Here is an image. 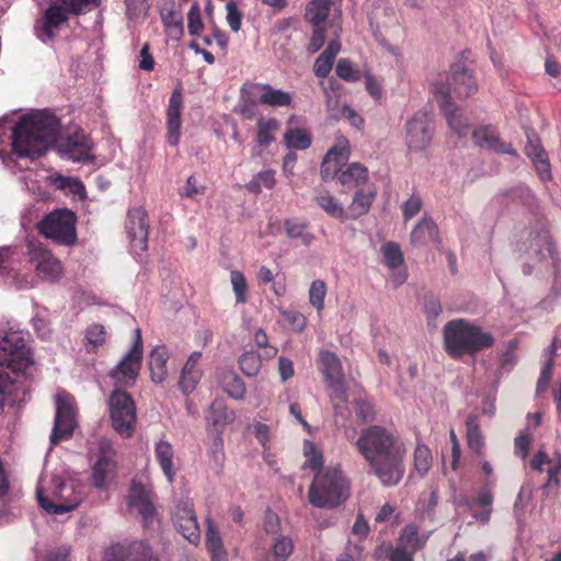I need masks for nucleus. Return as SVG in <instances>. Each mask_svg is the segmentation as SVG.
<instances>
[{
    "label": "nucleus",
    "mask_w": 561,
    "mask_h": 561,
    "mask_svg": "<svg viewBox=\"0 0 561 561\" xmlns=\"http://www.w3.org/2000/svg\"><path fill=\"white\" fill-rule=\"evenodd\" d=\"M222 390L236 400H242L245 394L243 380L232 370H225L220 376Z\"/></svg>",
    "instance_id": "obj_38"
},
{
    "label": "nucleus",
    "mask_w": 561,
    "mask_h": 561,
    "mask_svg": "<svg viewBox=\"0 0 561 561\" xmlns=\"http://www.w3.org/2000/svg\"><path fill=\"white\" fill-rule=\"evenodd\" d=\"M59 150L77 162L92 160V140L81 131L62 139L59 144Z\"/></svg>",
    "instance_id": "obj_23"
},
{
    "label": "nucleus",
    "mask_w": 561,
    "mask_h": 561,
    "mask_svg": "<svg viewBox=\"0 0 561 561\" xmlns=\"http://www.w3.org/2000/svg\"><path fill=\"white\" fill-rule=\"evenodd\" d=\"M450 71L449 87H445L443 82L437 81L439 88L443 85L449 91L453 90L459 99L469 98L478 91V84L471 71L459 64L451 66Z\"/></svg>",
    "instance_id": "obj_21"
},
{
    "label": "nucleus",
    "mask_w": 561,
    "mask_h": 561,
    "mask_svg": "<svg viewBox=\"0 0 561 561\" xmlns=\"http://www.w3.org/2000/svg\"><path fill=\"white\" fill-rule=\"evenodd\" d=\"M53 483L50 497L45 496L42 490L37 491V501L43 510L53 515H60L79 506L83 499L81 485L73 480L55 479Z\"/></svg>",
    "instance_id": "obj_7"
},
{
    "label": "nucleus",
    "mask_w": 561,
    "mask_h": 561,
    "mask_svg": "<svg viewBox=\"0 0 561 561\" xmlns=\"http://www.w3.org/2000/svg\"><path fill=\"white\" fill-rule=\"evenodd\" d=\"M327 296V285L324 280L316 279L311 283L309 288V302L321 313L324 309V298Z\"/></svg>",
    "instance_id": "obj_50"
},
{
    "label": "nucleus",
    "mask_w": 561,
    "mask_h": 561,
    "mask_svg": "<svg viewBox=\"0 0 561 561\" xmlns=\"http://www.w3.org/2000/svg\"><path fill=\"white\" fill-rule=\"evenodd\" d=\"M316 202L320 208H322L329 216L346 220L348 215L344 207L335 199V197L329 192H322L316 197Z\"/></svg>",
    "instance_id": "obj_39"
},
{
    "label": "nucleus",
    "mask_w": 561,
    "mask_h": 561,
    "mask_svg": "<svg viewBox=\"0 0 561 561\" xmlns=\"http://www.w3.org/2000/svg\"><path fill=\"white\" fill-rule=\"evenodd\" d=\"M15 388L14 381L11 379L8 373L0 371V405L3 407L7 397L13 393Z\"/></svg>",
    "instance_id": "obj_62"
},
{
    "label": "nucleus",
    "mask_w": 561,
    "mask_h": 561,
    "mask_svg": "<svg viewBox=\"0 0 561 561\" xmlns=\"http://www.w3.org/2000/svg\"><path fill=\"white\" fill-rule=\"evenodd\" d=\"M351 154L350 142L346 138L341 137L329 149L324 156L320 174L323 181L337 180L340 173L343 171L342 168L347 163Z\"/></svg>",
    "instance_id": "obj_16"
},
{
    "label": "nucleus",
    "mask_w": 561,
    "mask_h": 561,
    "mask_svg": "<svg viewBox=\"0 0 561 561\" xmlns=\"http://www.w3.org/2000/svg\"><path fill=\"white\" fill-rule=\"evenodd\" d=\"M433 457L431 449L424 444H417L414 449V469L423 478L432 468Z\"/></svg>",
    "instance_id": "obj_44"
},
{
    "label": "nucleus",
    "mask_w": 561,
    "mask_h": 561,
    "mask_svg": "<svg viewBox=\"0 0 561 561\" xmlns=\"http://www.w3.org/2000/svg\"><path fill=\"white\" fill-rule=\"evenodd\" d=\"M149 556L150 550L142 542L117 543L105 551L104 561H147Z\"/></svg>",
    "instance_id": "obj_25"
},
{
    "label": "nucleus",
    "mask_w": 561,
    "mask_h": 561,
    "mask_svg": "<svg viewBox=\"0 0 561 561\" xmlns=\"http://www.w3.org/2000/svg\"><path fill=\"white\" fill-rule=\"evenodd\" d=\"M253 90L257 93L260 104L283 107L290 106L293 102L291 94L289 92L275 89L271 84L251 82Z\"/></svg>",
    "instance_id": "obj_29"
},
{
    "label": "nucleus",
    "mask_w": 561,
    "mask_h": 561,
    "mask_svg": "<svg viewBox=\"0 0 561 561\" xmlns=\"http://www.w3.org/2000/svg\"><path fill=\"white\" fill-rule=\"evenodd\" d=\"M206 548L210 554L211 561H228V554L224 547L221 536L211 519H207Z\"/></svg>",
    "instance_id": "obj_35"
},
{
    "label": "nucleus",
    "mask_w": 561,
    "mask_h": 561,
    "mask_svg": "<svg viewBox=\"0 0 561 561\" xmlns=\"http://www.w3.org/2000/svg\"><path fill=\"white\" fill-rule=\"evenodd\" d=\"M167 36L172 41H180L184 35L183 19L175 11L170 10L161 14Z\"/></svg>",
    "instance_id": "obj_40"
},
{
    "label": "nucleus",
    "mask_w": 561,
    "mask_h": 561,
    "mask_svg": "<svg viewBox=\"0 0 561 561\" xmlns=\"http://www.w3.org/2000/svg\"><path fill=\"white\" fill-rule=\"evenodd\" d=\"M280 128V123L276 118L260 117L256 122V144L260 147H268L275 141L274 134Z\"/></svg>",
    "instance_id": "obj_37"
},
{
    "label": "nucleus",
    "mask_w": 561,
    "mask_h": 561,
    "mask_svg": "<svg viewBox=\"0 0 561 561\" xmlns=\"http://www.w3.org/2000/svg\"><path fill=\"white\" fill-rule=\"evenodd\" d=\"M445 352L455 359L490 348L494 345L491 333L466 319L448 321L443 329Z\"/></svg>",
    "instance_id": "obj_3"
},
{
    "label": "nucleus",
    "mask_w": 561,
    "mask_h": 561,
    "mask_svg": "<svg viewBox=\"0 0 561 561\" xmlns=\"http://www.w3.org/2000/svg\"><path fill=\"white\" fill-rule=\"evenodd\" d=\"M172 522L175 529L191 543L197 545L201 540V531L194 505L190 500L180 501L172 513Z\"/></svg>",
    "instance_id": "obj_15"
},
{
    "label": "nucleus",
    "mask_w": 561,
    "mask_h": 561,
    "mask_svg": "<svg viewBox=\"0 0 561 561\" xmlns=\"http://www.w3.org/2000/svg\"><path fill=\"white\" fill-rule=\"evenodd\" d=\"M336 76L345 81H358L360 76L359 71L355 70L348 59H340L335 68Z\"/></svg>",
    "instance_id": "obj_56"
},
{
    "label": "nucleus",
    "mask_w": 561,
    "mask_h": 561,
    "mask_svg": "<svg viewBox=\"0 0 561 561\" xmlns=\"http://www.w3.org/2000/svg\"><path fill=\"white\" fill-rule=\"evenodd\" d=\"M275 184V171L264 170L252 178V180L247 184V188L251 193L257 194L263 187L272 190Z\"/></svg>",
    "instance_id": "obj_46"
},
{
    "label": "nucleus",
    "mask_w": 561,
    "mask_h": 561,
    "mask_svg": "<svg viewBox=\"0 0 561 561\" xmlns=\"http://www.w3.org/2000/svg\"><path fill=\"white\" fill-rule=\"evenodd\" d=\"M330 35L332 38L329 41L327 48L316 59L313 65L314 75L319 78H327L332 70L334 59L341 49L340 34L342 25L339 19H333L329 23Z\"/></svg>",
    "instance_id": "obj_20"
},
{
    "label": "nucleus",
    "mask_w": 561,
    "mask_h": 561,
    "mask_svg": "<svg viewBox=\"0 0 561 561\" xmlns=\"http://www.w3.org/2000/svg\"><path fill=\"white\" fill-rule=\"evenodd\" d=\"M305 455L308 457L305 467H309L312 470H317V472L322 471L323 465V455L321 451H318L314 444L306 440L304 445Z\"/></svg>",
    "instance_id": "obj_54"
},
{
    "label": "nucleus",
    "mask_w": 561,
    "mask_h": 561,
    "mask_svg": "<svg viewBox=\"0 0 561 561\" xmlns=\"http://www.w3.org/2000/svg\"><path fill=\"white\" fill-rule=\"evenodd\" d=\"M227 23L232 32H239L242 23V12L239 10L234 1H229L226 4Z\"/></svg>",
    "instance_id": "obj_57"
},
{
    "label": "nucleus",
    "mask_w": 561,
    "mask_h": 561,
    "mask_svg": "<svg viewBox=\"0 0 561 561\" xmlns=\"http://www.w3.org/2000/svg\"><path fill=\"white\" fill-rule=\"evenodd\" d=\"M553 365V358L548 359L543 364L536 386L537 394L545 392L548 389L549 382L552 378Z\"/></svg>",
    "instance_id": "obj_58"
},
{
    "label": "nucleus",
    "mask_w": 561,
    "mask_h": 561,
    "mask_svg": "<svg viewBox=\"0 0 561 561\" xmlns=\"http://www.w3.org/2000/svg\"><path fill=\"white\" fill-rule=\"evenodd\" d=\"M337 182L347 191L362 188L370 183L368 169L353 162L340 173Z\"/></svg>",
    "instance_id": "obj_30"
},
{
    "label": "nucleus",
    "mask_w": 561,
    "mask_h": 561,
    "mask_svg": "<svg viewBox=\"0 0 561 561\" xmlns=\"http://www.w3.org/2000/svg\"><path fill=\"white\" fill-rule=\"evenodd\" d=\"M284 139L288 148L298 150H305L311 145V137L304 128H288Z\"/></svg>",
    "instance_id": "obj_43"
},
{
    "label": "nucleus",
    "mask_w": 561,
    "mask_h": 561,
    "mask_svg": "<svg viewBox=\"0 0 561 561\" xmlns=\"http://www.w3.org/2000/svg\"><path fill=\"white\" fill-rule=\"evenodd\" d=\"M350 480L340 467L325 468L314 474L308 491L309 502L319 508H335L350 497Z\"/></svg>",
    "instance_id": "obj_4"
},
{
    "label": "nucleus",
    "mask_w": 561,
    "mask_h": 561,
    "mask_svg": "<svg viewBox=\"0 0 561 561\" xmlns=\"http://www.w3.org/2000/svg\"><path fill=\"white\" fill-rule=\"evenodd\" d=\"M422 208V199L417 195H412L403 205H402V215L405 221L413 218Z\"/></svg>",
    "instance_id": "obj_61"
},
{
    "label": "nucleus",
    "mask_w": 561,
    "mask_h": 561,
    "mask_svg": "<svg viewBox=\"0 0 561 561\" xmlns=\"http://www.w3.org/2000/svg\"><path fill=\"white\" fill-rule=\"evenodd\" d=\"M320 370L324 376L328 387L332 390L331 401L334 409L340 403H346V385L343 367L337 355L331 351L322 350L319 353Z\"/></svg>",
    "instance_id": "obj_11"
},
{
    "label": "nucleus",
    "mask_w": 561,
    "mask_h": 561,
    "mask_svg": "<svg viewBox=\"0 0 561 561\" xmlns=\"http://www.w3.org/2000/svg\"><path fill=\"white\" fill-rule=\"evenodd\" d=\"M239 367L245 376L254 377L262 368V356L253 351L244 352L239 358Z\"/></svg>",
    "instance_id": "obj_45"
},
{
    "label": "nucleus",
    "mask_w": 561,
    "mask_h": 561,
    "mask_svg": "<svg viewBox=\"0 0 561 561\" xmlns=\"http://www.w3.org/2000/svg\"><path fill=\"white\" fill-rule=\"evenodd\" d=\"M286 234L290 239L300 238L305 244H309L313 239L312 234L307 232V224L304 221L286 219L284 221Z\"/></svg>",
    "instance_id": "obj_49"
},
{
    "label": "nucleus",
    "mask_w": 561,
    "mask_h": 561,
    "mask_svg": "<svg viewBox=\"0 0 561 561\" xmlns=\"http://www.w3.org/2000/svg\"><path fill=\"white\" fill-rule=\"evenodd\" d=\"M531 436L529 434H519L514 440L515 454L522 459H526L529 454Z\"/></svg>",
    "instance_id": "obj_64"
},
{
    "label": "nucleus",
    "mask_w": 561,
    "mask_h": 561,
    "mask_svg": "<svg viewBox=\"0 0 561 561\" xmlns=\"http://www.w3.org/2000/svg\"><path fill=\"white\" fill-rule=\"evenodd\" d=\"M472 139L480 148H485L497 153H508L516 156L517 152L511 145L503 142L496 129L491 126H481L472 131Z\"/></svg>",
    "instance_id": "obj_24"
},
{
    "label": "nucleus",
    "mask_w": 561,
    "mask_h": 561,
    "mask_svg": "<svg viewBox=\"0 0 561 561\" xmlns=\"http://www.w3.org/2000/svg\"><path fill=\"white\" fill-rule=\"evenodd\" d=\"M27 256L36 274L44 280L56 282L62 275V264L54 253L41 242L27 244Z\"/></svg>",
    "instance_id": "obj_12"
},
{
    "label": "nucleus",
    "mask_w": 561,
    "mask_h": 561,
    "mask_svg": "<svg viewBox=\"0 0 561 561\" xmlns=\"http://www.w3.org/2000/svg\"><path fill=\"white\" fill-rule=\"evenodd\" d=\"M410 240L414 247H423L428 242H433L437 247L442 244L438 226L427 216H424L413 228Z\"/></svg>",
    "instance_id": "obj_28"
},
{
    "label": "nucleus",
    "mask_w": 561,
    "mask_h": 561,
    "mask_svg": "<svg viewBox=\"0 0 561 561\" xmlns=\"http://www.w3.org/2000/svg\"><path fill=\"white\" fill-rule=\"evenodd\" d=\"M434 127L428 115L416 112L405 124V145L409 151H425L432 144Z\"/></svg>",
    "instance_id": "obj_14"
},
{
    "label": "nucleus",
    "mask_w": 561,
    "mask_h": 561,
    "mask_svg": "<svg viewBox=\"0 0 561 561\" xmlns=\"http://www.w3.org/2000/svg\"><path fill=\"white\" fill-rule=\"evenodd\" d=\"M356 448L381 485L389 488L401 482L405 473L407 450L392 432L380 425H370L360 432Z\"/></svg>",
    "instance_id": "obj_1"
},
{
    "label": "nucleus",
    "mask_w": 561,
    "mask_h": 561,
    "mask_svg": "<svg viewBox=\"0 0 561 561\" xmlns=\"http://www.w3.org/2000/svg\"><path fill=\"white\" fill-rule=\"evenodd\" d=\"M251 82H245L241 88V102L239 114L242 119L251 121L256 116V105L260 103L257 93L251 89Z\"/></svg>",
    "instance_id": "obj_36"
},
{
    "label": "nucleus",
    "mask_w": 561,
    "mask_h": 561,
    "mask_svg": "<svg viewBox=\"0 0 561 561\" xmlns=\"http://www.w3.org/2000/svg\"><path fill=\"white\" fill-rule=\"evenodd\" d=\"M187 28L188 33L193 36H199L204 30V22L202 20L201 8L197 2H194L187 13Z\"/></svg>",
    "instance_id": "obj_53"
},
{
    "label": "nucleus",
    "mask_w": 561,
    "mask_h": 561,
    "mask_svg": "<svg viewBox=\"0 0 561 561\" xmlns=\"http://www.w3.org/2000/svg\"><path fill=\"white\" fill-rule=\"evenodd\" d=\"M381 252L385 263L390 270H396L403 264V253L398 243L390 241L382 244Z\"/></svg>",
    "instance_id": "obj_47"
},
{
    "label": "nucleus",
    "mask_w": 561,
    "mask_h": 561,
    "mask_svg": "<svg viewBox=\"0 0 561 561\" xmlns=\"http://www.w3.org/2000/svg\"><path fill=\"white\" fill-rule=\"evenodd\" d=\"M77 215L68 208H56L48 213L36 225L44 238L61 247H73L78 243Z\"/></svg>",
    "instance_id": "obj_6"
},
{
    "label": "nucleus",
    "mask_w": 561,
    "mask_h": 561,
    "mask_svg": "<svg viewBox=\"0 0 561 561\" xmlns=\"http://www.w3.org/2000/svg\"><path fill=\"white\" fill-rule=\"evenodd\" d=\"M112 427L122 437H131L136 430L137 413L133 397L122 389L112 391L108 398Z\"/></svg>",
    "instance_id": "obj_9"
},
{
    "label": "nucleus",
    "mask_w": 561,
    "mask_h": 561,
    "mask_svg": "<svg viewBox=\"0 0 561 561\" xmlns=\"http://www.w3.org/2000/svg\"><path fill=\"white\" fill-rule=\"evenodd\" d=\"M31 365L33 358L22 332L11 331L0 336V366L24 373Z\"/></svg>",
    "instance_id": "obj_10"
},
{
    "label": "nucleus",
    "mask_w": 561,
    "mask_h": 561,
    "mask_svg": "<svg viewBox=\"0 0 561 561\" xmlns=\"http://www.w3.org/2000/svg\"><path fill=\"white\" fill-rule=\"evenodd\" d=\"M377 191L373 183L355 191L352 203L350 205L348 218L357 219L366 215L371 207Z\"/></svg>",
    "instance_id": "obj_31"
},
{
    "label": "nucleus",
    "mask_w": 561,
    "mask_h": 561,
    "mask_svg": "<svg viewBox=\"0 0 561 561\" xmlns=\"http://www.w3.org/2000/svg\"><path fill=\"white\" fill-rule=\"evenodd\" d=\"M529 250L534 251L539 262L550 257L553 262L559 260V252L556 241L546 229L530 233Z\"/></svg>",
    "instance_id": "obj_26"
},
{
    "label": "nucleus",
    "mask_w": 561,
    "mask_h": 561,
    "mask_svg": "<svg viewBox=\"0 0 561 561\" xmlns=\"http://www.w3.org/2000/svg\"><path fill=\"white\" fill-rule=\"evenodd\" d=\"M100 5L101 0H55L35 26L37 37L43 43L53 41L67 24L70 14L80 15Z\"/></svg>",
    "instance_id": "obj_5"
},
{
    "label": "nucleus",
    "mask_w": 561,
    "mask_h": 561,
    "mask_svg": "<svg viewBox=\"0 0 561 561\" xmlns=\"http://www.w3.org/2000/svg\"><path fill=\"white\" fill-rule=\"evenodd\" d=\"M420 529L415 524L405 525L400 534L396 547H402L412 553H415L419 549H421L422 545L419 538Z\"/></svg>",
    "instance_id": "obj_42"
},
{
    "label": "nucleus",
    "mask_w": 561,
    "mask_h": 561,
    "mask_svg": "<svg viewBox=\"0 0 561 561\" xmlns=\"http://www.w3.org/2000/svg\"><path fill=\"white\" fill-rule=\"evenodd\" d=\"M150 500L149 491L140 483H133L128 495V506L131 508Z\"/></svg>",
    "instance_id": "obj_55"
},
{
    "label": "nucleus",
    "mask_w": 561,
    "mask_h": 561,
    "mask_svg": "<svg viewBox=\"0 0 561 561\" xmlns=\"http://www.w3.org/2000/svg\"><path fill=\"white\" fill-rule=\"evenodd\" d=\"M60 123L47 111L23 115L12 129L11 149L20 158H38L57 141Z\"/></svg>",
    "instance_id": "obj_2"
},
{
    "label": "nucleus",
    "mask_w": 561,
    "mask_h": 561,
    "mask_svg": "<svg viewBox=\"0 0 561 561\" xmlns=\"http://www.w3.org/2000/svg\"><path fill=\"white\" fill-rule=\"evenodd\" d=\"M332 0H311L306 5L305 19L313 26V32L308 45L310 53H317L325 43L330 33L329 23L333 19L341 22V10L334 9L331 14ZM342 25V23H340Z\"/></svg>",
    "instance_id": "obj_8"
},
{
    "label": "nucleus",
    "mask_w": 561,
    "mask_h": 561,
    "mask_svg": "<svg viewBox=\"0 0 561 561\" xmlns=\"http://www.w3.org/2000/svg\"><path fill=\"white\" fill-rule=\"evenodd\" d=\"M106 339V331L102 324H92L87 329L85 332V341H87V352L93 353L96 347L104 344Z\"/></svg>",
    "instance_id": "obj_48"
},
{
    "label": "nucleus",
    "mask_w": 561,
    "mask_h": 561,
    "mask_svg": "<svg viewBox=\"0 0 561 561\" xmlns=\"http://www.w3.org/2000/svg\"><path fill=\"white\" fill-rule=\"evenodd\" d=\"M141 360L142 353L139 352V345L131 347L117 366L111 370L110 377L118 387H133L139 376Z\"/></svg>",
    "instance_id": "obj_19"
},
{
    "label": "nucleus",
    "mask_w": 561,
    "mask_h": 561,
    "mask_svg": "<svg viewBox=\"0 0 561 561\" xmlns=\"http://www.w3.org/2000/svg\"><path fill=\"white\" fill-rule=\"evenodd\" d=\"M199 377H201V374L198 370H193V371H190L188 374H184V370H182V374H181V377L179 380V386H180L181 390L183 391V393H185V394L191 393L195 389V386L197 385Z\"/></svg>",
    "instance_id": "obj_59"
},
{
    "label": "nucleus",
    "mask_w": 561,
    "mask_h": 561,
    "mask_svg": "<svg viewBox=\"0 0 561 561\" xmlns=\"http://www.w3.org/2000/svg\"><path fill=\"white\" fill-rule=\"evenodd\" d=\"M100 455L99 459L93 466V484L96 488H102L105 484V480L108 473L115 468V461L113 459V449L110 442L103 439L100 442Z\"/></svg>",
    "instance_id": "obj_27"
},
{
    "label": "nucleus",
    "mask_w": 561,
    "mask_h": 561,
    "mask_svg": "<svg viewBox=\"0 0 561 561\" xmlns=\"http://www.w3.org/2000/svg\"><path fill=\"white\" fill-rule=\"evenodd\" d=\"M466 428L468 447L478 455H481L484 440L476 415H469L467 417Z\"/></svg>",
    "instance_id": "obj_41"
},
{
    "label": "nucleus",
    "mask_w": 561,
    "mask_h": 561,
    "mask_svg": "<svg viewBox=\"0 0 561 561\" xmlns=\"http://www.w3.org/2000/svg\"><path fill=\"white\" fill-rule=\"evenodd\" d=\"M76 427V405L75 399L67 392L56 396V415L50 440L57 444L62 439L69 438Z\"/></svg>",
    "instance_id": "obj_13"
},
{
    "label": "nucleus",
    "mask_w": 561,
    "mask_h": 561,
    "mask_svg": "<svg viewBox=\"0 0 561 561\" xmlns=\"http://www.w3.org/2000/svg\"><path fill=\"white\" fill-rule=\"evenodd\" d=\"M154 457L168 482L172 483L176 474L172 444L165 439H160L154 446Z\"/></svg>",
    "instance_id": "obj_32"
},
{
    "label": "nucleus",
    "mask_w": 561,
    "mask_h": 561,
    "mask_svg": "<svg viewBox=\"0 0 561 561\" xmlns=\"http://www.w3.org/2000/svg\"><path fill=\"white\" fill-rule=\"evenodd\" d=\"M263 528H264L266 535H270L272 537L279 535L278 531L280 528V519H279L278 515L273 513L270 510L266 511Z\"/></svg>",
    "instance_id": "obj_63"
},
{
    "label": "nucleus",
    "mask_w": 561,
    "mask_h": 561,
    "mask_svg": "<svg viewBox=\"0 0 561 561\" xmlns=\"http://www.w3.org/2000/svg\"><path fill=\"white\" fill-rule=\"evenodd\" d=\"M434 94L440 111L447 119L448 126L459 137H466L469 134L470 125L468 119L459 113L456 104L451 102L449 90L443 85L439 88L438 83H434Z\"/></svg>",
    "instance_id": "obj_17"
},
{
    "label": "nucleus",
    "mask_w": 561,
    "mask_h": 561,
    "mask_svg": "<svg viewBox=\"0 0 561 561\" xmlns=\"http://www.w3.org/2000/svg\"><path fill=\"white\" fill-rule=\"evenodd\" d=\"M295 551V542L290 536L277 535L272 537L271 547L265 554V561H288Z\"/></svg>",
    "instance_id": "obj_34"
},
{
    "label": "nucleus",
    "mask_w": 561,
    "mask_h": 561,
    "mask_svg": "<svg viewBox=\"0 0 561 561\" xmlns=\"http://www.w3.org/2000/svg\"><path fill=\"white\" fill-rule=\"evenodd\" d=\"M283 318L287 323L293 325V329L297 332L304 331L307 325L306 317L299 311H294V310L284 311Z\"/></svg>",
    "instance_id": "obj_60"
},
{
    "label": "nucleus",
    "mask_w": 561,
    "mask_h": 561,
    "mask_svg": "<svg viewBox=\"0 0 561 561\" xmlns=\"http://www.w3.org/2000/svg\"><path fill=\"white\" fill-rule=\"evenodd\" d=\"M207 187L201 184L195 175H190L185 184L179 190V195L183 198L196 199L197 196L205 195Z\"/></svg>",
    "instance_id": "obj_52"
},
{
    "label": "nucleus",
    "mask_w": 561,
    "mask_h": 561,
    "mask_svg": "<svg viewBox=\"0 0 561 561\" xmlns=\"http://www.w3.org/2000/svg\"><path fill=\"white\" fill-rule=\"evenodd\" d=\"M125 228L134 251H146L148 247L149 220L145 208H130L127 213Z\"/></svg>",
    "instance_id": "obj_18"
},
{
    "label": "nucleus",
    "mask_w": 561,
    "mask_h": 561,
    "mask_svg": "<svg viewBox=\"0 0 561 561\" xmlns=\"http://www.w3.org/2000/svg\"><path fill=\"white\" fill-rule=\"evenodd\" d=\"M183 95L181 90L172 92L167 107V140L171 146H178L181 139Z\"/></svg>",
    "instance_id": "obj_22"
},
{
    "label": "nucleus",
    "mask_w": 561,
    "mask_h": 561,
    "mask_svg": "<svg viewBox=\"0 0 561 561\" xmlns=\"http://www.w3.org/2000/svg\"><path fill=\"white\" fill-rule=\"evenodd\" d=\"M169 352L164 345L156 346L149 355L150 377L154 383H161L168 376Z\"/></svg>",
    "instance_id": "obj_33"
},
{
    "label": "nucleus",
    "mask_w": 561,
    "mask_h": 561,
    "mask_svg": "<svg viewBox=\"0 0 561 561\" xmlns=\"http://www.w3.org/2000/svg\"><path fill=\"white\" fill-rule=\"evenodd\" d=\"M230 282L236 296L237 304H245L248 301V283L242 272L231 271Z\"/></svg>",
    "instance_id": "obj_51"
}]
</instances>
